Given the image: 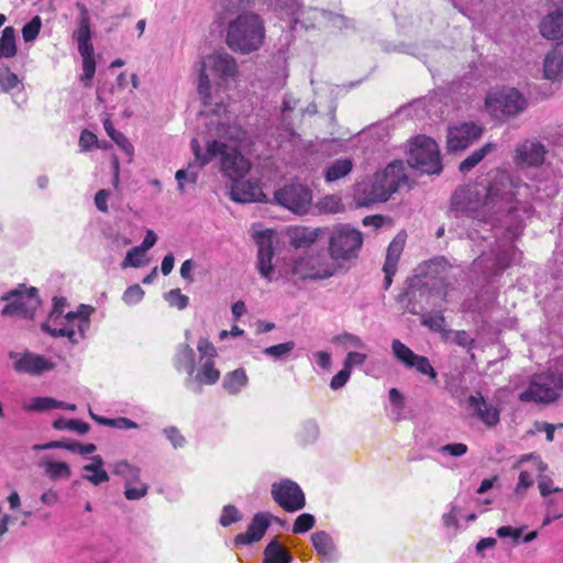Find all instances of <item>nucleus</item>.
I'll return each instance as SVG.
<instances>
[{"instance_id": "nucleus-1", "label": "nucleus", "mask_w": 563, "mask_h": 563, "mask_svg": "<svg viewBox=\"0 0 563 563\" xmlns=\"http://www.w3.org/2000/svg\"><path fill=\"white\" fill-rule=\"evenodd\" d=\"M498 184L511 186L512 180L508 175H501L488 187L478 185L459 187L452 195L451 209L461 216L487 221L503 211L506 205L511 203L515 197L512 191L501 192Z\"/></svg>"}, {"instance_id": "nucleus-2", "label": "nucleus", "mask_w": 563, "mask_h": 563, "mask_svg": "<svg viewBox=\"0 0 563 563\" xmlns=\"http://www.w3.org/2000/svg\"><path fill=\"white\" fill-rule=\"evenodd\" d=\"M265 37L264 20L254 12H243L229 22L225 43L231 51L249 55L263 46Z\"/></svg>"}, {"instance_id": "nucleus-3", "label": "nucleus", "mask_w": 563, "mask_h": 563, "mask_svg": "<svg viewBox=\"0 0 563 563\" xmlns=\"http://www.w3.org/2000/svg\"><path fill=\"white\" fill-rule=\"evenodd\" d=\"M407 184L408 176L405 164L401 161H394L383 170L376 172L369 184H365L358 189V203L369 206L387 201Z\"/></svg>"}, {"instance_id": "nucleus-4", "label": "nucleus", "mask_w": 563, "mask_h": 563, "mask_svg": "<svg viewBox=\"0 0 563 563\" xmlns=\"http://www.w3.org/2000/svg\"><path fill=\"white\" fill-rule=\"evenodd\" d=\"M207 68L210 69L211 74L219 78L221 82L234 80L239 76L238 62L231 54L221 51L205 57L201 63L198 82V93L205 107L211 104L210 80L206 73Z\"/></svg>"}, {"instance_id": "nucleus-5", "label": "nucleus", "mask_w": 563, "mask_h": 563, "mask_svg": "<svg viewBox=\"0 0 563 563\" xmlns=\"http://www.w3.org/2000/svg\"><path fill=\"white\" fill-rule=\"evenodd\" d=\"M93 309L87 305H80L77 311H70L64 318L56 320L57 325L45 321L42 330L53 338H67L73 344L85 338L90 328V314Z\"/></svg>"}, {"instance_id": "nucleus-6", "label": "nucleus", "mask_w": 563, "mask_h": 563, "mask_svg": "<svg viewBox=\"0 0 563 563\" xmlns=\"http://www.w3.org/2000/svg\"><path fill=\"white\" fill-rule=\"evenodd\" d=\"M363 245V234L360 230L350 224H336L332 228L328 250L331 260L339 262H349L357 257L358 251Z\"/></svg>"}, {"instance_id": "nucleus-7", "label": "nucleus", "mask_w": 563, "mask_h": 563, "mask_svg": "<svg viewBox=\"0 0 563 563\" xmlns=\"http://www.w3.org/2000/svg\"><path fill=\"white\" fill-rule=\"evenodd\" d=\"M407 162L412 168L428 175H439L443 168L438 144L426 135L412 139Z\"/></svg>"}, {"instance_id": "nucleus-8", "label": "nucleus", "mask_w": 563, "mask_h": 563, "mask_svg": "<svg viewBox=\"0 0 563 563\" xmlns=\"http://www.w3.org/2000/svg\"><path fill=\"white\" fill-rule=\"evenodd\" d=\"M527 101L515 88L501 87L492 90L485 98V108L495 120L505 121L525 110Z\"/></svg>"}, {"instance_id": "nucleus-9", "label": "nucleus", "mask_w": 563, "mask_h": 563, "mask_svg": "<svg viewBox=\"0 0 563 563\" xmlns=\"http://www.w3.org/2000/svg\"><path fill=\"white\" fill-rule=\"evenodd\" d=\"M563 389V374L548 372L534 375L528 388L519 395L522 402L550 404L555 401Z\"/></svg>"}, {"instance_id": "nucleus-10", "label": "nucleus", "mask_w": 563, "mask_h": 563, "mask_svg": "<svg viewBox=\"0 0 563 563\" xmlns=\"http://www.w3.org/2000/svg\"><path fill=\"white\" fill-rule=\"evenodd\" d=\"M339 268V265L322 251L307 252L295 260L292 273L301 278L327 279L332 277Z\"/></svg>"}, {"instance_id": "nucleus-11", "label": "nucleus", "mask_w": 563, "mask_h": 563, "mask_svg": "<svg viewBox=\"0 0 563 563\" xmlns=\"http://www.w3.org/2000/svg\"><path fill=\"white\" fill-rule=\"evenodd\" d=\"M20 287L23 290L14 289L2 296V300L8 301V303L3 307L1 313L2 316H19L33 319L41 303L37 289L35 287L26 288L24 285Z\"/></svg>"}, {"instance_id": "nucleus-12", "label": "nucleus", "mask_w": 563, "mask_h": 563, "mask_svg": "<svg viewBox=\"0 0 563 563\" xmlns=\"http://www.w3.org/2000/svg\"><path fill=\"white\" fill-rule=\"evenodd\" d=\"M274 200L285 209L302 216L307 214L310 209L312 191L301 184H289L274 192Z\"/></svg>"}, {"instance_id": "nucleus-13", "label": "nucleus", "mask_w": 563, "mask_h": 563, "mask_svg": "<svg viewBox=\"0 0 563 563\" xmlns=\"http://www.w3.org/2000/svg\"><path fill=\"white\" fill-rule=\"evenodd\" d=\"M218 155L220 156V170L231 181L243 178L251 169V162L242 155L235 145L220 141Z\"/></svg>"}, {"instance_id": "nucleus-14", "label": "nucleus", "mask_w": 563, "mask_h": 563, "mask_svg": "<svg viewBox=\"0 0 563 563\" xmlns=\"http://www.w3.org/2000/svg\"><path fill=\"white\" fill-rule=\"evenodd\" d=\"M272 497L284 510L295 512L306 506V497L300 486L290 479L272 485Z\"/></svg>"}, {"instance_id": "nucleus-15", "label": "nucleus", "mask_w": 563, "mask_h": 563, "mask_svg": "<svg viewBox=\"0 0 563 563\" xmlns=\"http://www.w3.org/2000/svg\"><path fill=\"white\" fill-rule=\"evenodd\" d=\"M484 128L475 122H462L450 126L446 145L450 152L463 151L481 139Z\"/></svg>"}, {"instance_id": "nucleus-16", "label": "nucleus", "mask_w": 563, "mask_h": 563, "mask_svg": "<svg viewBox=\"0 0 563 563\" xmlns=\"http://www.w3.org/2000/svg\"><path fill=\"white\" fill-rule=\"evenodd\" d=\"M391 350L395 357L407 368H415L418 373L428 376L431 380H437L438 374L427 356L416 354L398 339L393 340Z\"/></svg>"}, {"instance_id": "nucleus-17", "label": "nucleus", "mask_w": 563, "mask_h": 563, "mask_svg": "<svg viewBox=\"0 0 563 563\" xmlns=\"http://www.w3.org/2000/svg\"><path fill=\"white\" fill-rule=\"evenodd\" d=\"M9 356L11 360H14L13 369L19 374L38 376L54 368L53 362L31 352H24L22 354L11 352Z\"/></svg>"}, {"instance_id": "nucleus-18", "label": "nucleus", "mask_w": 563, "mask_h": 563, "mask_svg": "<svg viewBox=\"0 0 563 563\" xmlns=\"http://www.w3.org/2000/svg\"><path fill=\"white\" fill-rule=\"evenodd\" d=\"M547 150L534 140H525L515 150L514 162L518 167H537L543 164Z\"/></svg>"}, {"instance_id": "nucleus-19", "label": "nucleus", "mask_w": 563, "mask_h": 563, "mask_svg": "<svg viewBox=\"0 0 563 563\" xmlns=\"http://www.w3.org/2000/svg\"><path fill=\"white\" fill-rule=\"evenodd\" d=\"M230 195L233 201L240 203L268 201L258 183L242 178L232 180Z\"/></svg>"}, {"instance_id": "nucleus-20", "label": "nucleus", "mask_w": 563, "mask_h": 563, "mask_svg": "<svg viewBox=\"0 0 563 563\" xmlns=\"http://www.w3.org/2000/svg\"><path fill=\"white\" fill-rule=\"evenodd\" d=\"M272 518L273 516L268 512L255 514L246 531L234 537V543L236 545H247L260 541L267 531Z\"/></svg>"}, {"instance_id": "nucleus-21", "label": "nucleus", "mask_w": 563, "mask_h": 563, "mask_svg": "<svg viewBox=\"0 0 563 563\" xmlns=\"http://www.w3.org/2000/svg\"><path fill=\"white\" fill-rule=\"evenodd\" d=\"M468 406L474 410L475 416L488 428L496 427L500 421L499 408L488 404L481 393L471 395L467 399Z\"/></svg>"}, {"instance_id": "nucleus-22", "label": "nucleus", "mask_w": 563, "mask_h": 563, "mask_svg": "<svg viewBox=\"0 0 563 563\" xmlns=\"http://www.w3.org/2000/svg\"><path fill=\"white\" fill-rule=\"evenodd\" d=\"M405 238L397 235L388 245L383 271L385 274L384 288L388 289L393 283V277L397 272L398 261L404 251Z\"/></svg>"}, {"instance_id": "nucleus-23", "label": "nucleus", "mask_w": 563, "mask_h": 563, "mask_svg": "<svg viewBox=\"0 0 563 563\" xmlns=\"http://www.w3.org/2000/svg\"><path fill=\"white\" fill-rule=\"evenodd\" d=\"M543 74L547 79L560 80L563 78V41L555 44L543 63Z\"/></svg>"}, {"instance_id": "nucleus-24", "label": "nucleus", "mask_w": 563, "mask_h": 563, "mask_svg": "<svg viewBox=\"0 0 563 563\" xmlns=\"http://www.w3.org/2000/svg\"><path fill=\"white\" fill-rule=\"evenodd\" d=\"M541 35L547 40L563 38V7L547 14L539 25Z\"/></svg>"}, {"instance_id": "nucleus-25", "label": "nucleus", "mask_w": 563, "mask_h": 563, "mask_svg": "<svg viewBox=\"0 0 563 563\" xmlns=\"http://www.w3.org/2000/svg\"><path fill=\"white\" fill-rule=\"evenodd\" d=\"M274 257V246L271 238H262L258 241L257 269L267 280H272V260Z\"/></svg>"}, {"instance_id": "nucleus-26", "label": "nucleus", "mask_w": 563, "mask_h": 563, "mask_svg": "<svg viewBox=\"0 0 563 563\" xmlns=\"http://www.w3.org/2000/svg\"><path fill=\"white\" fill-rule=\"evenodd\" d=\"M322 230L319 228L295 227L289 230L290 244L296 249L309 247L319 239Z\"/></svg>"}, {"instance_id": "nucleus-27", "label": "nucleus", "mask_w": 563, "mask_h": 563, "mask_svg": "<svg viewBox=\"0 0 563 563\" xmlns=\"http://www.w3.org/2000/svg\"><path fill=\"white\" fill-rule=\"evenodd\" d=\"M73 37L78 44L79 53L93 52V46L91 43L90 18L86 12L81 14L78 29L74 32Z\"/></svg>"}, {"instance_id": "nucleus-28", "label": "nucleus", "mask_w": 563, "mask_h": 563, "mask_svg": "<svg viewBox=\"0 0 563 563\" xmlns=\"http://www.w3.org/2000/svg\"><path fill=\"white\" fill-rule=\"evenodd\" d=\"M219 140L210 141L207 143L206 153H202L199 141L197 139H192L190 142V147L195 155V163L200 168L208 165L214 157H217V151L219 150Z\"/></svg>"}, {"instance_id": "nucleus-29", "label": "nucleus", "mask_w": 563, "mask_h": 563, "mask_svg": "<svg viewBox=\"0 0 563 563\" xmlns=\"http://www.w3.org/2000/svg\"><path fill=\"white\" fill-rule=\"evenodd\" d=\"M311 542L317 553L323 558L324 561L331 562L335 545L332 538L325 531H318L312 533Z\"/></svg>"}, {"instance_id": "nucleus-30", "label": "nucleus", "mask_w": 563, "mask_h": 563, "mask_svg": "<svg viewBox=\"0 0 563 563\" xmlns=\"http://www.w3.org/2000/svg\"><path fill=\"white\" fill-rule=\"evenodd\" d=\"M92 463L84 466V471L90 474H85L82 477L93 485H100L109 481L108 473L103 470V460L100 455L91 457Z\"/></svg>"}, {"instance_id": "nucleus-31", "label": "nucleus", "mask_w": 563, "mask_h": 563, "mask_svg": "<svg viewBox=\"0 0 563 563\" xmlns=\"http://www.w3.org/2000/svg\"><path fill=\"white\" fill-rule=\"evenodd\" d=\"M263 563H290L292 558L277 540H272L264 550Z\"/></svg>"}, {"instance_id": "nucleus-32", "label": "nucleus", "mask_w": 563, "mask_h": 563, "mask_svg": "<svg viewBox=\"0 0 563 563\" xmlns=\"http://www.w3.org/2000/svg\"><path fill=\"white\" fill-rule=\"evenodd\" d=\"M15 30L13 26H5L0 37V59L12 58L16 55Z\"/></svg>"}, {"instance_id": "nucleus-33", "label": "nucleus", "mask_w": 563, "mask_h": 563, "mask_svg": "<svg viewBox=\"0 0 563 563\" xmlns=\"http://www.w3.org/2000/svg\"><path fill=\"white\" fill-rule=\"evenodd\" d=\"M103 128L111 140L125 152V154L129 156V161H131L134 153V147L128 137L114 129L113 123L109 118L103 120Z\"/></svg>"}, {"instance_id": "nucleus-34", "label": "nucleus", "mask_w": 563, "mask_h": 563, "mask_svg": "<svg viewBox=\"0 0 563 563\" xmlns=\"http://www.w3.org/2000/svg\"><path fill=\"white\" fill-rule=\"evenodd\" d=\"M247 383V376L243 368L228 373L223 379V388L230 394H238Z\"/></svg>"}, {"instance_id": "nucleus-35", "label": "nucleus", "mask_w": 563, "mask_h": 563, "mask_svg": "<svg viewBox=\"0 0 563 563\" xmlns=\"http://www.w3.org/2000/svg\"><path fill=\"white\" fill-rule=\"evenodd\" d=\"M352 168L351 159H336L327 168L324 178L328 183L339 180L350 174Z\"/></svg>"}, {"instance_id": "nucleus-36", "label": "nucleus", "mask_w": 563, "mask_h": 563, "mask_svg": "<svg viewBox=\"0 0 563 563\" xmlns=\"http://www.w3.org/2000/svg\"><path fill=\"white\" fill-rule=\"evenodd\" d=\"M113 473L123 478L125 486L133 485L140 481V468L126 461L115 463Z\"/></svg>"}, {"instance_id": "nucleus-37", "label": "nucleus", "mask_w": 563, "mask_h": 563, "mask_svg": "<svg viewBox=\"0 0 563 563\" xmlns=\"http://www.w3.org/2000/svg\"><path fill=\"white\" fill-rule=\"evenodd\" d=\"M495 145L493 143H487L481 148L475 150L471 153L464 161L460 164V170L462 173H468L472 168H474L478 163H481L484 157L493 151Z\"/></svg>"}, {"instance_id": "nucleus-38", "label": "nucleus", "mask_w": 563, "mask_h": 563, "mask_svg": "<svg viewBox=\"0 0 563 563\" xmlns=\"http://www.w3.org/2000/svg\"><path fill=\"white\" fill-rule=\"evenodd\" d=\"M220 378V371L216 368L214 362L207 360L198 371L196 380L205 385H213Z\"/></svg>"}, {"instance_id": "nucleus-39", "label": "nucleus", "mask_w": 563, "mask_h": 563, "mask_svg": "<svg viewBox=\"0 0 563 563\" xmlns=\"http://www.w3.org/2000/svg\"><path fill=\"white\" fill-rule=\"evenodd\" d=\"M52 426L56 430H70L78 434H86L90 430L89 423L79 419L58 418L53 421Z\"/></svg>"}, {"instance_id": "nucleus-40", "label": "nucleus", "mask_w": 563, "mask_h": 563, "mask_svg": "<svg viewBox=\"0 0 563 563\" xmlns=\"http://www.w3.org/2000/svg\"><path fill=\"white\" fill-rule=\"evenodd\" d=\"M45 473L47 476L53 479H59V478H69L71 475L70 467L65 462H47L45 464Z\"/></svg>"}, {"instance_id": "nucleus-41", "label": "nucleus", "mask_w": 563, "mask_h": 563, "mask_svg": "<svg viewBox=\"0 0 563 563\" xmlns=\"http://www.w3.org/2000/svg\"><path fill=\"white\" fill-rule=\"evenodd\" d=\"M177 366H185L188 368L189 374L194 372L195 367V352L188 344H180L177 350Z\"/></svg>"}, {"instance_id": "nucleus-42", "label": "nucleus", "mask_w": 563, "mask_h": 563, "mask_svg": "<svg viewBox=\"0 0 563 563\" xmlns=\"http://www.w3.org/2000/svg\"><path fill=\"white\" fill-rule=\"evenodd\" d=\"M517 251L515 245H510L507 250H501L496 255V262L493 267V274H497L510 266L512 255Z\"/></svg>"}, {"instance_id": "nucleus-43", "label": "nucleus", "mask_w": 563, "mask_h": 563, "mask_svg": "<svg viewBox=\"0 0 563 563\" xmlns=\"http://www.w3.org/2000/svg\"><path fill=\"white\" fill-rule=\"evenodd\" d=\"M317 207L321 213H338L342 210L341 199L334 195L322 198Z\"/></svg>"}, {"instance_id": "nucleus-44", "label": "nucleus", "mask_w": 563, "mask_h": 563, "mask_svg": "<svg viewBox=\"0 0 563 563\" xmlns=\"http://www.w3.org/2000/svg\"><path fill=\"white\" fill-rule=\"evenodd\" d=\"M82 57V79H85L86 86L90 85V80L95 76L96 73V60L93 56V52H82L80 53Z\"/></svg>"}, {"instance_id": "nucleus-45", "label": "nucleus", "mask_w": 563, "mask_h": 563, "mask_svg": "<svg viewBox=\"0 0 563 563\" xmlns=\"http://www.w3.org/2000/svg\"><path fill=\"white\" fill-rule=\"evenodd\" d=\"M164 297L170 307H175L178 310L185 309L189 303L188 296L181 294L179 288L169 290Z\"/></svg>"}, {"instance_id": "nucleus-46", "label": "nucleus", "mask_w": 563, "mask_h": 563, "mask_svg": "<svg viewBox=\"0 0 563 563\" xmlns=\"http://www.w3.org/2000/svg\"><path fill=\"white\" fill-rule=\"evenodd\" d=\"M295 349L294 341H287L284 343L275 344L268 346L264 350V354L274 358H280L288 353H290Z\"/></svg>"}, {"instance_id": "nucleus-47", "label": "nucleus", "mask_w": 563, "mask_h": 563, "mask_svg": "<svg viewBox=\"0 0 563 563\" xmlns=\"http://www.w3.org/2000/svg\"><path fill=\"white\" fill-rule=\"evenodd\" d=\"M421 322L429 329L441 332L444 330L445 318L443 313L439 311L423 316Z\"/></svg>"}, {"instance_id": "nucleus-48", "label": "nucleus", "mask_w": 563, "mask_h": 563, "mask_svg": "<svg viewBox=\"0 0 563 563\" xmlns=\"http://www.w3.org/2000/svg\"><path fill=\"white\" fill-rule=\"evenodd\" d=\"M42 26V21L38 15L34 16L29 23H26L22 29V36L25 42L34 41Z\"/></svg>"}, {"instance_id": "nucleus-49", "label": "nucleus", "mask_w": 563, "mask_h": 563, "mask_svg": "<svg viewBox=\"0 0 563 563\" xmlns=\"http://www.w3.org/2000/svg\"><path fill=\"white\" fill-rule=\"evenodd\" d=\"M314 517L310 514H301L299 515L292 526L294 533H305L313 528L314 526Z\"/></svg>"}, {"instance_id": "nucleus-50", "label": "nucleus", "mask_w": 563, "mask_h": 563, "mask_svg": "<svg viewBox=\"0 0 563 563\" xmlns=\"http://www.w3.org/2000/svg\"><path fill=\"white\" fill-rule=\"evenodd\" d=\"M144 252L142 247L134 246L128 251L125 258L122 262V267H140L143 264Z\"/></svg>"}, {"instance_id": "nucleus-51", "label": "nucleus", "mask_w": 563, "mask_h": 563, "mask_svg": "<svg viewBox=\"0 0 563 563\" xmlns=\"http://www.w3.org/2000/svg\"><path fill=\"white\" fill-rule=\"evenodd\" d=\"M57 407H64V402L49 397H37L31 405V409L36 411L51 410Z\"/></svg>"}, {"instance_id": "nucleus-52", "label": "nucleus", "mask_w": 563, "mask_h": 563, "mask_svg": "<svg viewBox=\"0 0 563 563\" xmlns=\"http://www.w3.org/2000/svg\"><path fill=\"white\" fill-rule=\"evenodd\" d=\"M67 306V300L64 297H54L53 298V308L48 314L46 321L57 325L56 320L58 318H64L66 313H64L65 307Z\"/></svg>"}, {"instance_id": "nucleus-53", "label": "nucleus", "mask_w": 563, "mask_h": 563, "mask_svg": "<svg viewBox=\"0 0 563 563\" xmlns=\"http://www.w3.org/2000/svg\"><path fill=\"white\" fill-rule=\"evenodd\" d=\"M20 80L18 76L10 70V68L5 69V74L0 73V91L9 92L15 87H18Z\"/></svg>"}, {"instance_id": "nucleus-54", "label": "nucleus", "mask_w": 563, "mask_h": 563, "mask_svg": "<svg viewBox=\"0 0 563 563\" xmlns=\"http://www.w3.org/2000/svg\"><path fill=\"white\" fill-rule=\"evenodd\" d=\"M136 484V487H133V485L125 486L124 497L128 500H139L147 495L148 485L145 483H141L140 481Z\"/></svg>"}, {"instance_id": "nucleus-55", "label": "nucleus", "mask_w": 563, "mask_h": 563, "mask_svg": "<svg viewBox=\"0 0 563 563\" xmlns=\"http://www.w3.org/2000/svg\"><path fill=\"white\" fill-rule=\"evenodd\" d=\"M241 519L240 511L233 505H227L223 507L222 515L220 517V523L223 527H228Z\"/></svg>"}, {"instance_id": "nucleus-56", "label": "nucleus", "mask_w": 563, "mask_h": 563, "mask_svg": "<svg viewBox=\"0 0 563 563\" xmlns=\"http://www.w3.org/2000/svg\"><path fill=\"white\" fill-rule=\"evenodd\" d=\"M144 294L145 292L140 285H132L124 291L123 301L128 305L139 303L143 299Z\"/></svg>"}, {"instance_id": "nucleus-57", "label": "nucleus", "mask_w": 563, "mask_h": 563, "mask_svg": "<svg viewBox=\"0 0 563 563\" xmlns=\"http://www.w3.org/2000/svg\"><path fill=\"white\" fill-rule=\"evenodd\" d=\"M197 349L201 354V357H207L208 360L213 361V358L217 356V350L214 345L207 338H201L198 341Z\"/></svg>"}, {"instance_id": "nucleus-58", "label": "nucleus", "mask_w": 563, "mask_h": 563, "mask_svg": "<svg viewBox=\"0 0 563 563\" xmlns=\"http://www.w3.org/2000/svg\"><path fill=\"white\" fill-rule=\"evenodd\" d=\"M533 485V479L531 474L528 471H522L519 474L518 483L515 488V493L519 496H523L526 489Z\"/></svg>"}, {"instance_id": "nucleus-59", "label": "nucleus", "mask_w": 563, "mask_h": 563, "mask_svg": "<svg viewBox=\"0 0 563 563\" xmlns=\"http://www.w3.org/2000/svg\"><path fill=\"white\" fill-rule=\"evenodd\" d=\"M498 538H511L515 543L518 542L522 534V528H512L511 526H503L496 530Z\"/></svg>"}, {"instance_id": "nucleus-60", "label": "nucleus", "mask_w": 563, "mask_h": 563, "mask_svg": "<svg viewBox=\"0 0 563 563\" xmlns=\"http://www.w3.org/2000/svg\"><path fill=\"white\" fill-rule=\"evenodd\" d=\"M97 143V136L89 130H82L79 137V146L82 151L91 150Z\"/></svg>"}, {"instance_id": "nucleus-61", "label": "nucleus", "mask_w": 563, "mask_h": 563, "mask_svg": "<svg viewBox=\"0 0 563 563\" xmlns=\"http://www.w3.org/2000/svg\"><path fill=\"white\" fill-rule=\"evenodd\" d=\"M468 448L464 443H450L443 445L440 451L451 456H462L467 452Z\"/></svg>"}, {"instance_id": "nucleus-62", "label": "nucleus", "mask_w": 563, "mask_h": 563, "mask_svg": "<svg viewBox=\"0 0 563 563\" xmlns=\"http://www.w3.org/2000/svg\"><path fill=\"white\" fill-rule=\"evenodd\" d=\"M350 375L351 372L343 366V368L332 377L330 382V387L334 390L343 387L349 380Z\"/></svg>"}, {"instance_id": "nucleus-63", "label": "nucleus", "mask_w": 563, "mask_h": 563, "mask_svg": "<svg viewBox=\"0 0 563 563\" xmlns=\"http://www.w3.org/2000/svg\"><path fill=\"white\" fill-rule=\"evenodd\" d=\"M367 356L364 353L360 352H350L346 355L344 361V367H346L350 372L354 365H363L366 361Z\"/></svg>"}, {"instance_id": "nucleus-64", "label": "nucleus", "mask_w": 563, "mask_h": 563, "mask_svg": "<svg viewBox=\"0 0 563 563\" xmlns=\"http://www.w3.org/2000/svg\"><path fill=\"white\" fill-rule=\"evenodd\" d=\"M167 439L172 442L174 448H181L185 443V438L175 427H169L164 430Z\"/></svg>"}]
</instances>
